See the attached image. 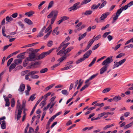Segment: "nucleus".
<instances>
[{"label": "nucleus", "instance_id": "f03ea898", "mask_svg": "<svg viewBox=\"0 0 133 133\" xmlns=\"http://www.w3.org/2000/svg\"><path fill=\"white\" fill-rule=\"evenodd\" d=\"M32 48H30L28 49L26 51L27 52H28L29 51H31V53H29V57L26 58V59L27 61H33L36 60V55L33 52H32Z\"/></svg>", "mask_w": 133, "mask_h": 133}, {"label": "nucleus", "instance_id": "de8ad7c7", "mask_svg": "<svg viewBox=\"0 0 133 133\" xmlns=\"http://www.w3.org/2000/svg\"><path fill=\"white\" fill-rule=\"evenodd\" d=\"M69 18V17L66 16H63L61 18V19H62V20L63 21H65L67 19H68Z\"/></svg>", "mask_w": 133, "mask_h": 133}, {"label": "nucleus", "instance_id": "774afa93", "mask_svg": "<svg viewBox=\"0 0 133 133\" xmlns=\"http://www.w3.org/2000/svg\"><path fill=\"white\" fill-rule=\"evenodd\" d=\"M34 131V129L31 127H29V131L27 132L24 133H31V132Z\"/></svg>", "mask_w": 133, "mask_h": 133}, {"label": "nucleus", "instance_id": "0eeeda50", "mask_svg": "<svg viewBox=\"0 0 133 133\" xmlns=\"http://www.w3.org/2000/svg\"><path fill=\"white\" fill-rule=\"evenodd\" d=\"M58 12L57 10H54L52 11L47 16L48 18H50L52 16V17L56 18L58 14Z\"/></svg>", "mask_w": 133, "mask_h": 133}, {"label": "nucleus", "instance_id": "72a5a7b5", "mask_svg": "<svg viewBox=\"0 0 133 133\" xmlns=\"http://www.w3.org/2000/svg\"><path fill=\"white\" fill-rule=\"evenodd\" d=\"M66 55H64V56L60 58L58 60V61H59L60 63H61L66 58Z\"/></svg>", "mask_w": 133, "mask_h": 133}, {"label": "nucleus", "instance_id": "39448f33", "mask_svg": "<svg viewBox=\"0 0 133 133\" xmlns=\"http://www.w3.org/2000/svg\"><path fill=\"white\" fill-rule=\"evenodd\" d=\"M74 61H71L67 62L66 63V65L67 66H65L62 68L61 69V71L66 70L70 69L73 67V65L72 64L73 63Z\"/></svg>", "mask_w": 133, "mask_h": 133}, {"label": "nucleus", "instance_id": "8fccbe9b", "mask_svg": "<svg viewBox=\"0 0 133 133\" xmlns=\"http://www.w3.org/2000/svg\"><path fill=\"white\" fill-rule=\"evenodd\" d=\"M98 75V73H97L92 75L89 77L90 79L91 80L92 79L96 77Z\"/></svg>", "mask_w": 133, "mask_h": 133}, {"label": "nucleus", "instance_id": "864d4df0", "mask_svg": "<svg viewBox=\"0 0 133 133\" xmlns=\"http://www.w3.org/2000/svg\"><path fill=\"white\" fill-rule=\"evenodd\" d=\"M91 0H84L82 3V4H86L90 2Z\"/></svg>", "mask_w": 133, "mask_h": 133}, {"label": "nucleus", "instance_id": "c85d7f7f", "mask_svg": "<svg viewBox=\"0 0 133 133\" xmlns=\"http://www.w3.org/2000/svg\"><path fill=\"white\" fill-rule=\"evenodd\" d=\"M5 107H9L10 105V102L9 100L8 99H5Z\"/></svg>", "mask_w": 133, "mask_h": 133}, {"label": "nucleus", "instance_id": "cd10ccee", "mask_svg": "<svg viewBox=\"0 0 133 133\" xmlns=\"http://www.w3.org/2000/svg\"><path fill=\"white\" fill-rule=\"evenodd\" d=\"M119 16L117 15H116L113 17V20L112 21V23H114L118 19Z\"/></svg>", "mask_w": 133, "mask_h": 133}, {"label": "nucleus", "instance_id": "9b49d317", "mask_svg": "<svg viewBox=\"0 0 133 133\" xmlns=\"http://www.w3.org/2000/svg\"><path fill=\"white\" fill-rule=\"evenodd\" d=\"M110 14L109 12H107L103 14L100 18L101 20H103L106 18Z\"/></svg>", "mask_w": 133, "mask_h": 133}, {"label": "nucleus", "instance_id": "4be33fe9", "mask_svg": "<svg viewBox=\"0 0 133 133\" xmlns=\"http://www.w3.org/2000/svg\"><path fill=\"white\" fill-rule=\"evenodd\" d=\"M55 84L54 83L49 85L45 88L44 90L46 91H48L54 86H55Z\"/></svg>", "mask_w": 133, "mask_h": 133}, {"label": "nucleus", "instance_id": "e2e57ef3", "mask_svg": "<svg viewBox=\"0 0 133 133\" xmlns=\"http://www.w3.org/2000/svg\"><path fill=\"white\" fill-rule=\"evenodd\" d=\"M28 61H27L26 59L23 62V65L24 67H25L27 65V64L28 63Z\"/></svg>", "mask_w": 133, "mask_h": 133}, {"label": "nucleus", "instance_id": "4d7b16f0", "mask_svg": "<svg viewBox=\"0 0 133 133\" xmlns=\"http://www.w3.org/2000/svg\"><path fill=\"white\" fill-rule=\"evenodd\" d=\"M101 37V35L99 34L97 36L95 37L94 38V40L95 41H97Z\"/></svg>", "mask_w": 133, "mask_h": 133}, {"label": "nucleus", "instance_id": "6ab92c4d", "mask_svg": "<svg viewBox=\"0 0 133 133\" xmlns=\"http://www.w3.org/2000/svg\"><path fill=\"white\" fill-rule=\"evenodd\" d=\"M5 121L3 120L2 122V123L1 124V127L2 129H5L6 128Z\"/></svg>", "mask_w": 133, "mask_h": 133}, {"label": "nucleus", "instance_id": "9d476101", "mask_svg": "<svg viewBox=\"0 0 133 133\" xmlns=\"http://www.w3.org/2000/svg\"><path fill=\"white\" fill-rule=\"evenodd\" d=\"M25 89V85L23 84H21L20 85L19 89L18 90L21 92V94H22Z\"/></svg>", "mask_w": 133, "mask_h": 133}, {"label": "nucleus", "instance_id": "ddd939ff", "mask_svg": "<svg viewBox=\"0 0 133 133\" xmlns=\"http://www.w3.org/2000/svg\"><path fill=\"white\" fill-rule=\"evenodd\" d=\"M39 64V63L38 62H33L32 64H31L30 66H28V69H31L32 68H35L36 67L34 66L38 65Z\"/></svg>", "mask_w": 133, "mask_h": 133}, {"label": "nucleus", "instance_id": "f257e3e1", "mask_svg": "<svg viewBox=\"0 0 133 133\" xmlns=\"http://www.w3.org/2000/svg\"><path fill=\"white\" fill-rule=\"evenodd\" d=\"M112 56H111L108 57L102 63V65L104 66L100 69V74H103L107 71V68L109 66L108 64L112 62L113 61V59H112Z\"/></svg>", "mask_w": 133, "mask_h": 133}, {"label": "nucleus", "instance_id": "c9c22d12", "mask_svg": "<svg viewBox=\"0 0 133 133\" xmlns=\"http://www.w3.org/2000/svg\"><path fill=\"white\" fill-rule=\"evenodd\" d=\"M31 75L29 74V73L27 74L25 76V79L26 80H28L29 81H31V78H29V76Z\"/></svg>", "mask_w": 133, "mask_h": 133}, {"label": "nucleus", "instance_id": "412c9836", "mask_svg": "<svg viewBox=\"0 0 133 133\" xmlns=\"http://www.w3.org/2000/svg\"><path fill=\"white\" fill-rule=\"evenodd\" d=\"M34 14V11H31L30 12L25 13V15H27L29 17H30Z\"/></svg>", "mask_w": 133, "mask_h": 133}, {"label": "nucleus", "instance_id": "f704fd0d", "mask_svg": "<svg viewBox=\"0 0 133 133\" xmlns=\"http://www.w3.org/2000/svg\"><path fill=\"white\" fill-rule=\"evenodd\" d=\"M25 52H23L18 55L17 56V57L19 58H22L23 56L25 55Z\"/></svg>", "mask_w": 133, "mask_h": 133}, {"label": "nucleus", "instance_id": "13d9d810", "mask_svg": "<svg viewBox=\"0 0 133 133\" xmlns=\"http://www.w3.org/2000/svg\"><path fill=\"white\" fill-rule=\"evenodd\" d=\"M43 33L42 32L40 31L38 34L37 35V37H39L43 36Z\"/></svg>", "mask_w": 133, "mask_h": 133}, {"label": "nucleus", "instance_id": "7ed1b4c3", "mask_svg": "<svg viewBox=\"0 0 133 133\" xmlns=\"http://www.w3.org/2000/svg\"><path fill=\"white\" fill-rule=\"evenodd\" d=\"M92 52V51L91 50L88 51L83 55V58H80L76 61V64H78L80 62L84 61L86 58H88Z\"/></svg>", "mask_w": 133, "mask_h": 133}, {"label": "nucleus", "instance_id": "37998d69", "mask_svg": "<svg viewBox=\"0 0 133 133\" xmlns=\"http://www.w3.org/2000/svg\"><path fill=\"white\" fill-rule=\"evenodd\" d=\"M100 44H101L100 43H98L94 46L92 48V50H96L99 47Z\"/></svg>", "mask_w": 133, "mask_h": 133}, {"label": "nucleus", "instance_id": "79ce46f5", "mask_svg": "<svg viewBox=\"0 0 133 133\" xmlns=\"http://www.w3.org/2000/svg\"><path fill=\"white\" fill-rule=\"evenodd\" d=\"M53 45V42L52 41H48L47 44V45L49 47H51Z\"/></svg>", "mask_w": 133, "mask_h": 133}, {"label": "nucleus", "instance_id": "aec40b11", "mask_svg": "<svg viewBox=\"0 0 133 133\" xmlns=\"http://www.w3.org/2000/svg\"><path fill=\"white\" fill-rule=\"evenodd\" d=\"M24 21L25 23L29 25H31L32 24V22L29 19L25 18Z\"/></svg>", "mask_w": 133, "mask_h": 133}, {"label": "nucleus", "instance_id": "6e6d98bb", "mask_svg": "<svg viewBox=\"0 0 133 133\" xmlns=\"http://www.w3.org/2000/svg\"><path fill=\"white\" fill-rule=\"evenodd\" d=\"M18 25L21 26L22 28L24 29V25L21 22H19L18 23Z\"/></svg>", "mask_w": 133, "mask_h": 133}, {"label": "nucleus", "instance_id": "a19ab883", "mask_svg": "<svg viewBox=\"0 0 133 133\" xmlns=\"http://www.w3.org/2000/svg\"><path fill=\"white\" fill-rule=\"evenodd\" d=\"M98 8V6L95 4L93 5L91 7V9L93 10H95L97 9Z\"/></svg>", "mask_w": 133, "mask_h": 133}, {"label": "nucleus", "instance_id": "603ef678", "mask_svg": "<svg viewBox=\"0 0 133 133\" xmlns=\"http://www.w3.org/2000/svg\"><path fill=\"white\" fill-rule=\"evenodd\" d=\"M132 125V123H130L124 127V128L126 129L129 128Z\"/></svg>", "mask_w": 133, "mask_h": 133}, {"label": "nucleus", "instance_id": "c03bdc74", "mask_svg": "<svg viewBox=\"0 0 133 133\" xmlns=\"http://www.w3.org/2000/svg\"><path fill=\"white\" fill-rule=\"evenodd\" d=\"M54 4V1H51L49 4L48 9H49V8H51L52 6Z\"/></svg>", "mask_w": 133, "mask_h": 133}, {"label": "nucleus", "instance_id": "7c9ffc66", "mask_svg": "<svg viewBox=\"0 0 133 133\" xmlns=\"http://www.w3.org/2000/svg\"><path fill=\"white\" fill-rule=\"evenodd\" d=\"M11 106L12 107H14L15 104V99L14 98H12L11 100Z\"/></svg>", "mask_w": 133, "mask_h": 133}, {"label": "nucleus", "instance_id": "f3484780", "mask_svg": "<svg viewBox=\"0 0 133 133\" xmlns=\"http://www.w3.org/2000/svg\"><path fill=\"white\" fill-rule=\"evenodd\" d=\"M92 11L91 10H88L85 11L84 13H83L82 14L85 16H89L92 14Z\"/></svg>", "mask_w": 133, "mask_h": 133}, {"label": "nucleus", "instance_id": "4c0bfd02", "mask_svg": "<svg viewBox=\"0 0 133 133\" xmlns=\"http://www.w3.org/2000/svg\"><path fill=\"white\" fill-rule=\"evenodd\" d=\"M35 95L34 94H33L31 95L29 99V101L31 100V101H34L36 98L35 97Z\"/></svg>", "mask_w": 133, "mask_h": 133}, {"label": "nucleus", "instance_id": "338daca9", "mask_svg": "<svg viewBox=\"0 0 133 133\" xmlns=\"http://www.w3.org/2000/svg\"><path fill=\"white\" fill-rule=\"evenodd\" d=\"M128 6L127 5H125L124 6H123L122 7H121V9H122V10H125L127 9L128 8Z\"/></svg>", "mask_w": 133, "mask_h": 133}, {"label": "nucleus", "instance_id": "6e6552de", "mask_svg": "<svg viewBox=\"0 0 133 133\" xmlns=\"http://www.w3.org/2000/svg\"><path fill=\"white\" fill-rule=\"evenodd\" d=\"M95 36H94L93 38L91 39L89 41V44L83 50V51L84 52L87 51L91 47L92 45L94 43V40L93 38H94Z\"/></svg>", "mask_w": 133, "mask_h": 133}, {"label": "nucleus", "instance_id": "ea45409f", "mask_svg": "<svg viewBox=\"0 0 133 133\" xmlns=\"http://www.w3.org/2000/svg\"><path fill=\"white\" fill-rule=\"evenodd\" d=\"M123 10H122V9H121V8H120V9H118L117 10L116 13V15H117L119 16L120 14L122 13Z\"/></svg>", "mask_w": 133, "mask_h": 133}, {"label": "nucleus", "instance_id": "a18cd8bd", "mask_svg": "<svg viewBox=\"0 0 133 133\" xmlns=\"http://www.w3.org/2000/svg\"><path fill=\"white\" fill-rule=\"evenodd\" d=\"M48 70V69L47 68H45L42 69L40 71L41 73H44L46 72Z\"/></svg>", "mask_w": 133, "mask_h": 133}, {"label": "nucleus", "instance_id": "20e7f679", "mask_svg": "<svg viewBox=\"0 0 133 133\" xmlns=\"http://www.w3.org/2000/svg\"><path fill=\"white\" fill-rule=\"evenodd\" d=\"M55 49L54 48H52L47 51L43 52L40 54L38 56V59H42L46 56L49 55L50 53Z\"/></svg>", "mask_w": 133, "mask_h": 133}, {"label": "nucleus", "instance_id": "0e129e2a", "mask_svg": "<svg viewBox=\"0 0 133 133\" xmlns=\"http://www.w3.org/2000/svg\"><path fill=\"white\" fill-rule=\"evenodd\" d=\"M106 115H107L106 112H104L101 113V114H98V116L100 117L101 118Z\"/></svg>", "mask_w": 133, "mask_h": 133}, {"label": "nucleus", "instance_id": "5701e85b", "mask_svg": "<svg viewBox=\"0 0 133 133\" xmlns=\"http://www.w3.org/2000/svg\"><path fill=\"white\" fill-rule=\"evenodd\" d=\"M87 34V33L86 32L81 35L78 38V40L79 41H80L81 39L85 37L86 36Z\"/></svg>", "mask_w": 133, "mask_h": 133}, {"label": "nucleus", "instance_id": "3c124183", "mask_svg": "<svg viewBox=\"0 0 133 133\" xmlns=\"http://www.w3.org/2000/svg\"><path fill=\"white\" fill-rule=\"evenodd\" d=\"M106 2L104 1L102 3V4L99 7V9H101L106 4Z\"/></svg>", "mask_w": 133, "mask_h": 133}, {"label": "nucleus", "instance_id": "5fc2aeb1", "mask_svg": "<svg viewBox=\"0 0 133 133\" xmlns=\"http://www.w3.org/2000/svg\"><path fill=\"white\" fill-rule=\"evenodd\" d=\"M52 31L51 30L48 32L46 35L44 36V39H46Z\"/></svg>", "mask_w": 133, "mask_h": 133}, {"label": "nucleus", "instance_id": "bf43d9fd", "mask_svg": "<svg viewBox=\"0 0 133 133\" xmlns=\"http://www.w3.org/2000/svg\"><path fill=\"white\" fill-rule=\"evenodd\" d=\"M64 50L62 49L61 50H60L57 54V55H59L63 53L64 54Z\"/></svg>", "mask_w": 133, "mask_h": 133}, {"label": "nucleus", "instance_id": "680f3d73", "mask_svg": "<svg viewBox=\"0 0 133 133\" xmlns=\"http://www.w3.org/2000/svg\"><path fill=\"white\" fill-rule=\"evenodd\" d=\"M89 85L85 84L83 87L80 89V91H81L85 89V88L88 87L89 86Z\"/></svg>", "mask_w": 133, "mask_h": 133}, {"label": "nucleus", "instance_id": "2eb2a0df", "mask_svg": "<svg viewBox=\"0 0 133 133\" xmlns=\"http://www.w3.org/2000/svg\"><path fill=\"white\" fill-rule=\"evenodd\" d=\"M122 99L119 95L116 96L113 98V100L115 102H118Z\"/></svg>", "mask_w": 133, "mask_h": 133}, {"label": "nucleus", "instance_id": "69168bd1", "mask_svg": "<svg viewBox=\"0 0 133 133\" xmlns=\"http://www.w3.org/2000/svg\"><path fill=\"white\" fill-rule=\"evenodd\" d=\"M126 59L125 58H124L122 60L120 61L119 62V64L121 65H122L123 63L126 61Z\"/></svg>", "mask_w": 133, "mask_h": 133}, {"label": "nucleus", "instance_id": "4468645a", "mask_svg": "<svg viewBox=\"0 0 133 133\" xmlns=\"http://www.w3.org/2000/svg\"><path fill=\"white\" fill-rule=\"evenodd\" d=\"M18 113L17 117V121L19 120L21 117V114L22 112V109H18Z\"/></svg>", "mask_w": 133, "mask_h": 133}, {"label": "nucleus", "instance_id": "052dcab7", "mask_svg": "<svg viewBox=\"0 0 133 133\" xmlns=\"http://www.w3.org/2000/svg\"><path fill=\"white\" fill-rule=\"evenodd\" d=\"M50 103L49 104L46 106V107H45L44 108L43 110L46 111V110L50 106Z\"/></svg>", "mask_w": 133, "mask_h": 133}, {"label": "nucleus", "instance_id": "a211bd4d", "mask_svg": "<svg viewBox=\"0 0 133 133\" xmlns=\"http://www.w3.org/2000/svg\"><path fill=\"white\" fill-rule=\"evenodd\" d=\"M22 109V108L21 107V105L20 104V103L19 100H18L17 101V109L16 110V111L17 110V109Z\"/></svg>", "mask_w": 133, "mask_h": 133}, {"label": "nucleus", "instance_id": "393cba45", "mask_svg": "<svg viewBox=\"0 0 133 133\" xmlns=\"http://www.w3.org/2000/svg\"><path fill=\"white\" fill-rule=\"evenodd\" d=\"M39 72V71L34 70L30 72H29V74H30L32 76V75H35L38 73V72Z\"/></svg>", "mask_w": 133, "mask_h": 133}, {"label": "nucleus", "instance_id": "f8f14e48", "mask_svg": "<svg viewBox=\"0 0 133 133\" xmlns=\"http://www.w3.org/2000/svg\"><path fill=\"white\" fill-rule=\"evenodd\" d=\"M74 48L73 46H71L67 48L64 51V54L66 55V54L68 53L71 50Z\"/></svg>", "mask_w": 133, "mask_h": 133}, {"label": "nucleus", "instance_id": "a878e982", "mask_svg": "<svg viewBox=\"0 0 133 133\" xmlns=\"http://www.w3.org/2000/svg\"><path fill=\"white\" fill-rule=\"evenodd\" d=\"M65 42H63L61 43L60 45H61L62 43L63 44L62 46V47H63L62 49L64 50H65V49L67 47V46L65 44Z\"/></svg>", "mask_w": 133, "mask_h": 133}, {"label": "nucleus", "instance_id": "dca6fc26", "mask_svg": "<svg viewBox=\"0 0 133 133\" xmlns=\"http://www.w3.org/2000/svg\"><path fill=\"white\" fill-rule=\"evenodd\" d=\"M22 62V60L21 59H17L14 61V63L16 65H18L19 64L21 63Z\"/></svg>", "mask_w": 133, "mask_h": 133}, {"label": "nucleus", "instance_id": "b1692460", "mask_svg": "<svg viewBox=\"0 0 133 133\" xmlns=\"http://www.w3.org/2000/svg\"><path fill=\"white\" fill-rule=\"evenodd\" d=\"M16 65L14 63H12L10 66L9 68V71L10 72L12 69H14L16 66Z\"/></svg>", "mask_w": 133, "mask_h": 133}, {"label": "nucleus", "instance_id": "473e14b6", "mask_svg": "<svg viewBox=\"0 0 133 133\" xmlns=\"http://www.w3.org/2000/svg\"><path fill=\"white\" fill-rule=\"evenodd\" d=\"M5 26H4L2 27V33L3 35L4 36H6V35L5 34Z\"/></svg>", "mask_w": 133, "mask_h": 133}, {"label": "nucleus", "instance_id": "09e8293b", "mask_svg": "<svg viewBox=\"0 0 133 133\" xmlns=\"http://www.w3.org/2000/svg\"><path fill=\"white\" fill-rule=\"evenodd\" d=\"M13 60V58H10L9 60L8 61L7 65L8 66H9L10 65L11 63L12 62Z\"/></svg>", "mask_w": 133, "mask_h": 133}, {"label": "nucleus", "instance_id": "c756f323", "mask_svg": "<svg viewBox=\"0 0 133 133\" xmlns=\"http://www.w3.org/2000/svg\"><path fill=\"white\" fill-rule=\"evenodd\" d=\"M114 63L115 64L113 65V69H114L116 68L117 67H118L120 65H121L119 64V62H115Z\"/></svg>", "mask_w": 133, "mask_h": 133}, {"label": "nucleus", "instance_id": "1a4fd4ad", "mask_svg": "<svg viewBox=\"0 0 133 133\" xmlns=\"http://www.w3.org/2000/svg\"><path fill=\"white\" fill-rule=\"evenodd\" d=\"M43 97H44V96H42L38 100V101L36 103L34 107L32 109V110L30 114V115H31L33 114L37 105L39 103L41 102V101L42 100V99L43 98Z\"/></svg>", "mask_w": 133, "mask_h": 133}, {"label": "nucleus", "instance_id": "49530a36", "mask_svg": "<svg viewBox=\"0 0 133 133\" xmlns=\"http://www.w3.org/2000/svg\"><path fill=\"white\" fill-rule=\"evenodd\" d=\"M121 45V44H120L116 46L115 48L113 47L112 48L114 49V50L116 51L120 47V46Z\"/></svg>", "mask_w": 133, "mask_h": 133}, {"label": "nucleus", "instance_id": "e433bc0d", "mask_svg": "<svg viewBox=\"0 0 133 133\" xmlns=\"http://www.w3.org/2000/svg\"><path fill=\"white\" fill-rule=\"evenodd\" d=\"M13 20V19L11 17L7 16L6 17V20L8 22H9Z\"/></svg>", "mask_w": 133, "mask_h": 133}, {"label": "nucleus", "instance_id": "bb28decb", "mask_svg": "<svg viewBox=\"0 0 133 133\" xmlns=\"http://www.w3.org/2000/svg\"><path fill=\"white\" fill-rule=\"evenodd\" d=\"M111 90L110 88H107L104 89L102 91L103 93H107L109 92Z\"/></svg>", "mask_w": 133, "mask_h": 133}, {"label": "nucleus", "instance_id": "2f4dec72", "mask_svg": "<svg viewBox=\"0 0 133 133\" xmlns=\"http://www.w3.org/2000/svg\"><path fill=\"white\" fill-rule=\"evenodd\" d=\"M63 95L67 96L69 94V92H68L67 91L65 90H62L61 91Z\"/></svg>", "mask_w": 133, "mask_h": 133}, {"label": "nucleus", "instance_id": "58836bf2", "mask_svg": "<svg viewBox=\"0 0 133 133\" xmlns=\"http://www.w3.org/2000/svg\"><path fill=\"white\" fill-rule=\"evenodd\" d=\"M52 29V25L51 24H50L49 26V27L46 28V30H45V33L49 31H50Z\"/></svg>", "mask_w": 133, "mask_h": 133}, {"label": "nucleus", "instance_id": "423d86ee", "mask_svg": "<svg viewBox=\"0 0 133 133\" xmlns=\"http://www.w3.org/2000/svg\"><path fill=\"white\" fill-rule=\"evenodd\" d=\"M79 4V2H77L74 4L72 6L68 8V11H71L73 10L74 11L76 10L80 7L79 6H78V5Z\"/></svg>", "mask_w": 133, "mask_h": 133}]
</instances>
